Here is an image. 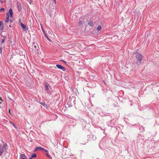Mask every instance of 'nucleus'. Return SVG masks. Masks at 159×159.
<instances>
[{
  "mask_svg": "<svg viewBox=\"0 0 159 159\" xmlns=\"http://www.w3.org/2000/svg\"><path fill=\"white\" fill-rule=\"evenodd\" d=\"M142 55L139 53H137L136 55V58L137 60L139 61V63H141V61L142 60Z\"/></svg>",
  "mask_w": 159,
  "mask_h": 159,
  "instance_id": "1",
  "label": "nucleus"
},
{
  "mask_svg": "<svg viewBox=\"0 0 159 159\" xmlns=\"http://www.w3.org/2000/svg\"><path fill=\"white\" fill-rule=\"evenodd\" d=\"M56 66L58 68L62 70L63 71H65L66 70V69L64 66L60 65H57Z\"/></svg>",
  "mask_w": 159,
  "mask_h": 159,
  "instance_id": "2",
  "label": "nucleus"
},
{
  "mask_svg": "<svg viewBox=\"0 0 159 159\" xmlns=\"http://www.w3.org/2000/svg\"><path fill=\"white\" fill-rule=\"evenodd\" d=\"M43 150V151H44V152H47V150L46 149H45L43 148L42 147H37L35 150H34V152H35L37 150Z\"/></svg>",
  "mask_w": 159,
  "mask_h": 159,
  "instance_id": "3",
  "label": "nucleus"
},
{
  "mask_svg": "<svg viewBox=\"0 0 159 159\" xmlns=\"http://www.w3.org/2000/svg\"><path fill=\"white\" fill-rule=\"evenodd\" d=\"M20 25L22 28L24 30L27 31L28 30V28H27L25 25L23 24V23H20Z\"/></svg>",
  "mask_w": 159,
  "mask_h": 159,
  "instance_id": "4",
  "label": "nucleus"
},
{
  "mask_svg": "<svg viewBox=\"0 0 159 159\" xmlns=\"http://www.w3.org/2000/svg\"><path fill=\"white\" fill-rule=\"evenodd\" d=\"M7 144H5L3 146L1 147V149L3 152L5 151L7 149Z\"/></svg>",
  "mask_w": 159,
  "mask_h": 159,
  "instance_id": "5",
  "label": "nucleus"
},
{
  "mask_svg": "<svg viewBox=\"0 0 159 159\" xmlns=\"http://www.w3.org/2000/svg\"><path fill=\"white\" fill-rule=\"evenodd\" d=\"M9 12L10 14V16L11 17H12L13 15V11L12 9L10 8L9 10Z\"/></svg>",
  "mask_w": 159,
  "mask_h": 159,
  "instance_id": "6",
  "label": "nucleus"
},
{
  "mask_svg": "<svg viewBox=\"0 0 159 159\" xmlns=\"http://www.w3.org/2000/svg\"><path fill=\"white\" fill-rule=\"evenodd\" d=\"M26 157L25 155L24 154H21L20 157V159H21L22 158H26Z\"/></svg>",
  "mask_w": 159,
  "mask_h": 159,
  "instance_id": "7",
  "label": "nucleus"
},
{
  "mask_svg": "<svg viewBox=\"0 0 159 159\" xmlns=\"http://www.w3.org/2000/svg\"><path fill=\"white\" fill-rule=\"evenodd\" d=\"M39 103L43 105L44 107H48L47 105L44 102H40Z\"/></svg>",
  "mask_w": 159,
  "mask_h": 159,
  "instance_id": "8",
  "label": "nucleus"
},
{
  "mask_svg": "<svg viewBox=\"0 0 159 159\" xmlns=\"http://www.w3.org/2000/svg\"><path fill=\"white\" fill-rule=\"evenodd\" d=\"M88 25H89L91 26H92L93 25V22L91 21H89L88 23Z\"/></svg>",
  "mask_w": 159,
  "mask_h": 159,
  "instance_id": "9",
  "label": "nucleus"
},
{
  "mask_svg": "<svg viewBox=\"0 0 159 159\" xmlns=\"http://www.w3.org/2000/svg\"><path fill=\"white\" fill-rule=\"evenodd\" d=\"M101 27L100 25H98L97 28V30L98 31H99L101 29Z\"/></svg>",
  "mask_w": 159,
  "mask_h": 159,
  "instance_id": "10",
  "label": "nucleus"
},
{
  "mask_svg": "<svg viewBox=\"0 0 159 159\" xmlns=\"http://www.w3.org/2000/svg\"><path fill=\"white\" fill-rule=\"evenodd\" d=\"M17 7H18V10L19 11H20L22 9L21 7L19 5H17Z\"/></svg>",
  "mask_w": 159,
  "mask_h": 159,
  "instance_id": "11",
  "label": "nucleus"
},
{
  "mask_svg": "<svg viewBox=\"0 0 159 159\" xmlns=\"http://www.w3.org/2000/svg\"><path fill=\"white\" fill-rule=\"evenodd\" d=\"M1 145L0 144V156H1L3 153V152L1 149Z\"/></svg>",
  "mask_w": 159,
  "mask_h": 159,
  "instance_id": "12",
  "label": "nucleus"
},
{
  "mask_svg": "<svg viewBox=\"0 0 159 159\" xmlns=\"http://www.w3.org/2000/svg\"><path fill=\"white\" fill-rule=\"evenodd\" d=\"M46 152V155L48 158H51V156L48 154V152L47 150V152Z\"/></svg>",
  "mask_w": 159,
  "mask_h": 159,
  "instance_id": "13",
  "label": "nucleus"
},
{
  "mask_svg": "<svg viewBox=\"0 0 159 159\" xmlns=\"http://www.w3.org/2000/svg\"><path fill=\"white\" fill-rule=\"evenodd\" d=\"M37 157V155L35 153L31 155V157L32 158L36 157Z\"/></svg>",
  "mask_w": 159,
  "mask_h": 159,
  "instance_id": "14",
  "label": "nucleus"
},
{
  "mask_svg": "<svg viewBox=\"0 0 159 159\" xmlns=\"http://www.w3.org/2000/svg\"><path fill=\"white\" fill-rule=\"evenodd\" d=\"M92 138L93 139V140H95L96 139V137L95 135H93Z\"/></svg>",
  "mask_w": 159,
  "mask_h": 159,
  "instance_id": "15",
  "label": "nucleus"
},
{
  "mask_svg": "<svg viewBox=\"0 0 159 159\" xmlns=\"http://www.w3.org/2000/svg\"><path fill=\"white\" fill-rule=\"evenodd\" d=\"M45 89H46V90H48L49 89V88H48V84H45Z\"/></svg>",
  "mask_w": 159,
  "mask_h": 159,
  "instance_id": "16",
  "label": "nucleus"
},
{
  "mask_svg": "<svg viewBox=\"0 0 159 159\" xmlns=\"http://www.w3.org/2000/svg\"><path fill=\"white\" fill-rule=\"evenodd\" d=\"M4 25V24L3 22L2 21H0V26H2V27H3Z\"/></svg>",
  "mask_w": 159,
  "mask_h": 159,
  "instance_id": "17",
  "label": "nucleus"
},
{
  "mask_svg": "<svg viewBox=\"0 0 159 159\" xmlns=\"http://www.w3.org/2000/svg\"><path fill=\"white\" fill-rule=\"evenodd\" d=\"M6 0H1L0 2L1 3H5L6 2Z\"/></svg>",
  "mask_w": 159,
  "mask_h": 159,
  "instance_id": "18",
  "label": "nucleus"
},
{
  "mask_svg": "<svg viewBox=\"0 0 159 159\" xmlns=\"http://www.w3.org/2000/svg\"><path fill=\"white\" fill-rule=\"evenodd\" d=\"M82 24V21H80L79 22V24L80 25H81Z\"/></svg>",
  "mask_w": 159,
  "mask_h": 159,
  "instance_id": "19",
  "label": "nucleus"
},
{
  "mask_svg": "<svg viewBox=\"0 0 159 159\" xmlns=\"http://www.w3.org/2000/svg\"><path fill=\"white\" fill-rule=\"evenodd\" d=\"M12 124L13 125V126L16 129H17V127L16 126V125H15V124H14V123H12Z\"/></svg>",
  "mask_w": 159,
  "mask_h": 159,
  "instance_id": "20",
  "label": "nucleus"
},
{
  "mask_svg": "<svg viewBox=\"0 0 159 159\" xmlns=\"http://www.w3.org/2000/svg\"><path fill=\"white\" fill-rule=\"evenodd\" d=\"M2 47H0V53L2 54Z\"/></svg>",
  "mask_w": 159,
  "mask_h": 159,
  "instance_id": "21",
  "label": "nucleus"
},
{
  "mask_svg": "<svg viewBox=\"0 0 159 159\" xmlns=\"http://www.w3.org/2000/svg\"><path fill=\"white\" fill-rule=\"evenodd\" d=\"M9 21V18L8 17H6V18L5 20V21L6 22H8Z\"/></svg>",
  "mask_w": 159,
  "mask_h": 159,
  "instance_id": "22",
  "label": "nucleus"
},
{
  "mask_svg": "<svg viewBox=\"0 0 159 159\" xmlns=\"http://www.w3.org/2000/svg\"><path fill=\"white\" fill-rule=\"evenodd\" d=\"M0 10L1 11H4L5 10V9L4 8H2L0 9Z\"/></svg>",
  "mask_w": 159,
  "mask_h": 159,
  "instance_id": "23",
  "label": "nucleus"
},
{
  "mask_svg": "<svg viewBox=\"0 0 159 159\" xmlns=\"http://www.w3.org/2000/svg\"><path fill=\"white\" fill-rule=\"evenodd\" d=\"M45 36L46 37V38L48 39L50 41V39H49V38L48 37V36L46 34H45Z\"/></svg>",
  "mask_w": 159,
  "mask_h": 159,
  "instance_id": "24",
  "label": "nucleus"
},
{
  "mask_svg": "<svg viewBox=\"0 0 159 159\" xmlns=\"http://www.w3.org/2000/svg\"><path fill=\"white\" fill-rule=\"evenodd\" d=\"M41 27H42V31H43V33L44 34H45V31H44V30H43V28H42V25H41Z\"/></svg>",
  "mask_w": 159,
  "mask_h": 159,
  "instance_id": "25",
  "label": "nucleus"
},
{
  "mask_svg": "<svg viewBox=\"0 0 159 159\" xmlns=\"http://www.w3.org/2000/svg\"><path fill=\"white\" fill-rule=\"evenodd\" d=\"M6 17H8V18H9V15H8V13H7L6 14Z\"/></svg>",
  "mask_w": 159,
  "mask_h": 159,
  "instance_id": "26",
  "label": "nucleus"
},
{
  "mask_svg": "<svg viewBox=\"0 0 159 159\" xmlns=\"http://www.w3.org/2000/svg\"><path fill=\"white\" fill-rule=\"evenodd\" d=\"M4 41H5L4 39H2V43H4Z\"/></svg>",
  "mask_w": 159,
  "mask_h": 159,
  "instance_id": "27",
  "label": "nucleus"
},
{
  "mask_svg": "<svg viewBox=\"0 0 159 159\" xmlns=\"http://www.w3.org/2000/svg\"><path fill=\"white\" fill-rule=\"evenodd\" d=\"M9 26L11 28L12 27L11 25H9Z\"/></svg>",
  "mask_w": 159,
  "mask_h": 159,
  "instance_id": "28",
  "label": "nucleus"
},
{
  "mask_svg": "<svg viewBox=\"0 0 159 159\" xmlns=\"http://www.w3.org/2000/svg\"><path fill=\"white\" fill-rule=\"evenodd\" d=\"M32 158L31 157H30V158H29V159H32Z\"/></svg>",
  "mask_w": 159,
  "mask_h": 159,
  "instance_id": "29",
  "label": "nucleus"
},
{
  "mask_svg": "<svg viewBox=\"0 0 159 159\" xmlns=\"http://www.w3.org/2000/svg\"><path fill=\"white\" fill-rule=\"evenodd\" d=\"M54 2L55 3L56 2V0H53Z\"/></svg>",
  "mask_w": 159,
  "mask_h": 159,
  "instance_id": "30",
  "label": "nucleus"
},
{
  "mask_svg": "<svg viewBox=\"0 0 159 159\" xmlns=\"http://www.w3.org/2000/svg\"><path fill=\"white\" fill-rule=\"evenodd\" d=\"M10 22H11V23H12V21L11 20H10Z\"/></svg>",
  "mask_w": 159,
  "mask_h": 159,
  "instance_id": "31",
  "label": "nucleus"
},
{
  "mask_svg": "<svg viewBox=\"0 0 159 159\" xmlns=\"http://www.w3.org/2000/svg\"><path fill=\"white\" fill-rule=\"evenodd\" d=\"M63 61L64 62H65V61Z\"/></svg>",
  "mask_w": 159,
  "mask_h": 159,
  "instance_id": "32",
  "label": "nucleus"
}]
</instances>
